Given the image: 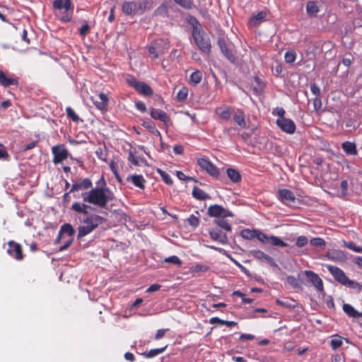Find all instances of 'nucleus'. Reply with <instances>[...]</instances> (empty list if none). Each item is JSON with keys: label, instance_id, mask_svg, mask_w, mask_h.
Wrapping results in <instances>:
<instances>
[{"label": "nucleus", "instance_id": "obj_48", "mask_svg": "<svg viewBox=\"0 0 362 362\" xmlns=\"http://www.w3.org/2000/svg\"><path fill=\"white\" fill-rule=\"evenodd\" d=\"M158 173L166 184H168V185L173 184V180L171 179L170 176L168 174H167L165 172L160 170H158Z\"/></svg>", "mask_w": 362, "mask_h": 362}, {"label": "nucleus", "instance_id": "obj_59", "mask_svg": "<svg viewBox=\"0 0 362 362\" xmlns=\"http://www.w3.org/2000/svg\"><path fill=\"white\" fill-rule=\"evenodd\" d=\"M255 339V336L251 334H242L240 336V340H252Z\"/></svg>", "mask_w": 362, "mask_h": 362}, {"label": "nucleus", "instance_id": "obj_47", "mask_svg": "<svg viewBox=\"0 0 362 362\" xmlns=\"http://www.w3.org/2000/svg\"><path fill=\"white\" fill-rule=\"evenodd\" d=\"M67 116L71 118L74 122H78L79 120L78 116L76 114L74 110L70 107H67L66 110Z\"/></svg>", "mask_w": 362, "mask_h": 362}, {"label": "nucleus", "instance_id": "obj_18", "mask_svg": "<svg viewBox=\"0 0 362 362\" xmlns=\"http://www.w3.org/2000/svg\"><path fill=\"white\" fill-rule=\"evenodd\" d=\"M91 181L88 178H85L78 182L73 184L69 193L79 190H86L91 187Z\"/></svg>", "mask_w": 362, "mask_h": 362}, {"label": "nucleus", "instance_id": "obj_41", "mask_svg": "<svg viewBox=\"0 0 362 362\" xmlns=\"http://www.w3.org/2000/svg\"><path fill=\"white\" fill-rule=\"evenodd\" d=\"M188 88L187 87H182L177 94V99L179 101H184L187 99L188 95Z\"/></svg>", "mask_w": 362, "mask_h": 362}, {"label": "nucleus", "instance_id": "obj_25", "mask_svg": "<svg viewBox=\"0 0 362 362\" xmlns=\"http://www.w3.org/2000/svg\"><path fill=\"white\" fill-rule=\"evenodd\" d=\"M279 197L281 201L293 202L295 200V195L293 193L286 189H282L279 191Z\"/></svg>", "mask_w": 362, "mask_h": 362}, {"label": "nucleus", "instance_id": "obj_8", "mask_svg": "<svg viewBox=\"0 0 362 362\" xmlns=\"http://www.w3.org/2000/svg\"><path fill=\"white\" fill-rule=\"evenodd\" d=\"M207 214L211 217H216L218 218L233 216V214L230 211L218 204L210 206L208 208Z\"/></svg>", "mask_w": 362, "mask_h": 362}, {"label": "nucleus", "instance_id": "obj_1", "mask_svg": "<svg viewBox=\"0 0 362 362\" xmlns=\"http://www.w3.org/2000/svg\"><path fill=\"white\" fill-rule=\"evenodd\" d=\"M82 198L84 202L103 207L109 201L113 199L114 196L107 187H96L82 194Z\"/></svg>", "mask_w": 362, "mask_h": 362}, {"label": "nucleus", "instance_id": "obj_27", "mask_svg": "<svg viewBox=\"0 0 362 362\" xmlns=\"http://www.w3.org/2000/svg\"><path fill=\"white\" fill-rule=\"evenodd\" d=\"M0 83L5 87L11 85H17L18 82L16 79L7 77L4 73L0 71Z\"/></svg>", "mask_w": 362, "mask_h": 362}, {"label": "nucleus", "instance_id": "obj_33", "mask_svg": "<svg viewBox=\"0 0 362 362\" xmlns=\"http://www.w3.org/2000/svg\"><path fill=\"white\" fill-rule=\"evenodd\" d=\"M306 10L308 14L311 16H315L317 13L319 11L318 7L315 2L314 1H309L307 4Z\"/></svg>", "mask_w": 362, "mask_h": 362}, {"label": "nucleus", "instance_id": "obj_7", "mask_svg": "<svg viewBox=\"0 0 362 362\" xmlns=\"http://www.w3.org/2000/svg\"><path fill=\"white\" fill-rule=\"evenodd\" d=\"M168 49V43L165 40H157L149 47L148 51L151 57L156 59Z\"/></svg>", "mask_w": 362, "mask_h": 362}, {"label": "nucleus", "instance_id": "obj_30", "mask_svg": "<svg viewBox=\"0 0 362 362\" xmlns=\"http://www.w3.org/2000/svg\"><path fill=\"white\" fill-rule=\"evenodd\" d=\"M136 90L145 95H151L153 93L151 88L144 82H140L139 84H137Z\"/></svg>", "mask_w": 362, "mask_h": 362}, {"label": "nucleus", "instance_id": "obj_36", "mask_svg": "<svg viewBox=\"0 0 362 362\" xmlns=\"http://www.w3.org/2000/svg\"><path fill=\"white\" fill-rule=\"evenodd\" d=\"M166 347L167 346L162 348L151 349L148 352L144 353L142 355L146 358H152L160 354H162L165 350Z\"/></svg>", "mask_w": 362, "mask_h": 362}, {"label": "nucleus", "instance_id": "obj_11", "mask_svg": "<svg viewBox=\"0 0 362 362\" xmlns=\"http://www.w3.org/2000/svg\"><path fill=\"white\" fill-rule=\"evenodd\" d=\"M52 151L54 155V163L56 164L62 163L69 156L67 150L62 145L53 146Z\"/></svg>", "mask_w": 362, "mask_h": 362}, {"label": "nucleus", "instance_id": "obj_39", "mask_svg": "<svg viewBox=\"0 0 362 362\" xmlns=\"http://www.w3.org/2000/svg\"><path fill=\"white\" fill-rule=\"evenodd\" d=\"M269 239H270V243L269 244H271L272 245H274V246H280V247H286L287 246V244L286 243H284L280 238L279 237H276V236H274V235H271L269 237Z\"/></svg>", "mask_w": 362, "mask_h": 362}, {"label": "nucleus", "instance_id": "obj_32", "mask_svg": "<svg viewBox=\"0 0 362 362\" xmlns=\"http://www.w3.org/2000/svg\"><path fill=\"white\" fill-rule=\"evenodd\" d=\"M89 208V206H88L86 204L81 203V202H75L72 204L71 209L78 212L81 213L83 214H88V209Z\"/></svg>", "mask_w": 362, "mask_h": 362}, {"label": "nucleus", "instance_id": "obj_42", "mask_svg": "<svg viewBox=\"0 0 362 362\" xmlns=\"http://www.w3.org/2000/svg\"><path fill=\"white\" fill-rule=\"evenodd\" d=\"M128 158L129 160L135 165H141L142 163H145L144 159L134 156L132 152L129 153Z\"/></svg>", "mask_w": 362, "mask_h": 362}, {"label": "nucleus", "instance_id": "obj_9", "mask_svg": "<svg viewBox=\"0 0 362 362\" xmlns=\"http://www.w3.org/2000/svg\"><path fill=\"white\" fill-rule=\"evenodd\" d=\"M197 163L202 170L207 172L210 175L214 177L218 176V169L209 160L201 158L198 159Z\"/></svg>", "mask_w": 362, "mask_h": 362}, {"label": "nucleus", "instance_id": "obj_21", "mask_svg": "<svg viewBox=\"0 0 362 362\" xmlns=\"http://www.w3.org/2000/svg\"><path fill=\"white\" fill-rule=\"evenodd\" d=\"M151 116L155 119H159L164 123H168L170 120L166 113L159 109H152L151 110Z\"/></svg>", "mask_w": 362, "mask_h": 362}, {"label": "nucleus", "instance_id": "obj_12", "mask_svg": "<svg viewBox=\"0 0 362 362\" xmlns=\"http://www.w3.org/2000/svg\"><path fill=\"white\" fill-rule=\"evenodd\" d=\"M304 274L308 279L319 291H323V283L322 280L320 278V276L315 274V272L306 270L304 272Z\"/></svg>", "mask_w": 362, "mask_h": 362}, {"label": "nucleus", "instance_id": "obj_3", "mask_svg": "<svg viewBox=\"0 0 362 362\" xmlns=\"http://www.w3.org/2000/svg\"><path fill=\"white\" fill-rule=\"evenodd\" d=\"M325 267L330 272V274L333 276V277L335 279V280H337L341 284L349 288H352L357 291L362 290V285H361L358 282L349 279L346 276L345 273L339 267L329 264H326Z\"/></svg>", "mask_w": 362, "mask_h": 362}, {"label": "nucleus", "instance_id": "obj_19", "mask_svg": "<svg viewBox=\"0 0 362 362\" xmlns=\"http://www.w3.org/2000/svg\"><path fill=\"white\" fill-rule=\"evenodd\" d=\"M92 101L100 110H105L107 106L108 98L105 93H100L95 98H92Z\"/></svg>", "mask_w": 362, "mask_h": 362}, {"label": "nucleus", "instance_id": "obj_4", "mask_svg": "<svg viewBox=\"0 0 362 362\" xmlns=\"http://www.w3.org/2000/svg\"><path fill=\"white\" fill-rule=\"evenodd\" d=\"M103 218L95 214L90 215L81 221L82 225L78 228V238H81L90 233L100 224L102 223Z\"/></svg>", "mask_w": 362, "mask_h": 362}, {"label": "nucleus", "instance_id": "obj_38", "mask_svg": "<svg viewBox=\"0 0 362 362\" xmlns=\"http://www.w3.org/2000/svg\"><path fill=\"white\" fill-rule=\"evenodd\" d=\"M215 223L219 227L222 228L223 229L226 230V231H230L231 230V226L230 224L224 219V218H220L215 220Z\"/></svg>", "mask_w": 362, "mask_h": 362}, {"label": "nucleus", "instance_id": "obj_54", "mask_svg": "<svg viewBox=\"0 0 362 362\" xmlns=\"http://www.w3.org/2000/svg\"><path fill=\"white\" fill-rule=\"evenodd\" d=\"M311 92L313 94L318 97L320 95V88L315 84H312L311 87Z\"/></svg>", "mask_w": 362, "mask_h": 362}, {"label": "nucleus", "instance_id": "obj_34", "mask_svg": "<svg viewBox=\"0 0 362 362\" xmlns=\"http://www.w3.org/2000/svg\"><path fill=\"white\" fill-rule=\"evenodd\" d=\"M202 78V74L199 71H195L191 74L189 76V81L194 85L199 83Z\"/></svg>", "mask_w": 362, "mask_h": 362}, {"label": "nucleus", "instance_id": "obj_45", "mask_svg": "<svg viewBox=\"0 0 362 362\" xmlns=\"http://www.w3.org/2000/svg\"><path fill=\"white\" fill-rule=\"evenodd\" d=\"M286 283L293 288H298L300 286L298 279L293 276H289L286 278Z\"/></svg>", "mask_w": 362, "mask_h": 362}, {"label": "nucleus", "instance_id": "obj_22", "mask_svg": "<svg viewBox=\"0 0 362 362\" xmlns=\"http://www.w3.org/2000/svg\"><path fill=\"white\" fill-rule=\"evenodd\" d=\"M128 182H132L136 187L144 189V178L141 175H132L127 177Z\"/></svg>", "mask_w": 362, "mask_h": 362}, {"label": "nucleus", "instance_id": "obj_46", "mask_svg": "<svg viewBox=\"0 0 362 362\" xmlns=\"http://www.w3.org/2000/svg\"><path fill=\"white\" fill-rule=\"evenodd\" d=\"M310 244L314 247H323L325 245V242L321 238H314L311 239Z\"/></svg>", "mask_w": 362, "mask_h": 362}, {"label": "nucleus", "instance_id": "obj_64", "mask_svg": "<svg viewBox=\"0 0 362 362\" xmlns=\"http://www.w3.org/2000/svg\"><path fill=\"white\" fill-rule=\"evenodd\" d=\"M136 107L141 112H145L146 110L145 104L142 102L136 103Z\"/></svg>", "mask_w": 362, "mask_h": 362}, {"label": "nucleus", "instance_id": "obj_20", "mask_svg": "<svg viewBox=\"0 0 362 362\" xmlns=\"http://www.w3.org/2000/svg\"><path fill=\"white\" fill-rule=\"evenodd\" d=\"M218 43L221 52L225 54V56L231 62H234L235 55L231 47L228 46L223 40L220 39Z\"/></svg>", "mask_w": 362, "mask_h": 362}, {"label": "nucleus", "instance_id": "obj_37", "mask_svg": "<svg viewBox=\"0 0 362 362\" xmlns=\"http://www.w3.org/2000/svg\"><path fill=\"white\" fill-rule=\"evenodd\" d=\"M227 175L228 177L234 182H238L240 180V173L233 168H228L227 170Z\"/></svg>", "mask_w": 362, "mask_h": 362}, {"label": "nucleus", "instance_id": "obj_53", "mask_svg": "<svg viewBox=\"0 0 362 362\" xmlns=\"http://www.w3.org/2000/svg\"><path fill=\"white\" fill-rule=\"evenodd\" d=\"M346 246L348 248L351 249V250H353L356 252H358V253L362 252V247L356 246L355 244H354L352 243H349V244H346Z\"/></svg>", "mask_w": 362, "mask_h": 362}, {"label": "nucleus", "instance_id": "obj_13", "mask_svg": "<svg viewBox=\"0 0 362 362\" xmlns=\"http://www.w3.org/2000/svg\"><path fill=\"white\" fill-rule=\"evenodd\" d=\"M8 245V248L7 249V252L17 260L22 259L23 255L21 245L13 241H9Z\"/></svg>", "mask_w": 362, "mask_h": 362}, {"label": "nucleus", "instance_id": "obj_51", "mask_svg": "<svg viewBox=\"0 0 362 362\" xmlns=\"http://www.w3.org/2000/svg\"><path fill=\"white\" fill-rule=\"evenodd\" d=\"M175 1L185 8H189L192 6L190 0H175Z\"/></svg>", "mask_w": 362, "mask_h": 362}, {"label": "nucleus", "instance_id": "obj_2", "mask_svg": "<svg viewBox=\"0 0 362 362\" xmlns=\"http://www.w3.org/2000/svg\"><path fill=\"white\" fill-rule=\"evenodd\" d=\"M192 23L193 25L192 36L197 46L202 52L209 54L211 49L209 38L200 29V25L196 20Z\"/></svg>", "mask_w": 362, "mask_h": 362}, {"label": "nucleus", "instance_id": "obj_31", "mask_svg": "<svg viewBox=\"0 0 362 362\" xmlns=\"http://www.w3.org/2000/svg\"><path fill=\"white\" fill-rule=\"evenodd\" d=\"M344 339L339 335H333L330 340V346L333 350H337L343 344Z\"/></svg>", "mask_w": 362, "mask_h": 362}, {"label": "nucleus", "instance_id": "obj_23", "mask_svg": "<svg viewBox=\"0 0 362 362\" xmlns=\"http://www.w3.org/2000/svg\"><path fill=\"white\" fill-rule=\"evenodd\" d=\"M235 123L241 128H246L247 123L245 119V115L243 111L238 110L233 115Z\"/></svg>", "mask_w": 362, "mask_h": 362}, {"label": "nucleus", "instance_id": "obj_50", "mask_svg": "<svg viewBox=\"0 0 362 362\" xmlns=\"http://www.w3.org/2000/svg\"><path fill=\"white\" fill-rule=\"evenodd\" d=\"M308 243V239L305 236H299L296 240V245L299 247L305 246Z\"/></svg>", "mask_w": 362, "mask_h": 362}, {"label": "nucleus", "instance_id": "obj_43", "mask_svg": "<svg viewBox=\"0 0 362 362\" xmlns=\"http://www.w3.org/2000/svg\"><path fill=\"white\" fill-rule=\"evenodd\" d=\"M284 59L286 63L292 64L296 59V53L293 51H288L285 53Z\"/></svg>", "mask_w": 362, "mask_h": 362}, {"label": "nucleus", "instance_id": "obj_40", "mask_svg": "<svg viewBox=\"0 0 362 362\" xmlns=\"http://www.w3.org/2000/svg\"><path fill=\"white\" fill-rule=\"evenodd\" d=\"M257 233V230H252L250 229H245L242 230L241 235L245 239H252L253 238H256Z\"/></svg>", "mask_w": 362, "mask_h": 362}, {"label": "nucleus", "instance_id": "obj_56", "mask_svg": "<svg viewBox=\"0 0 362 362\" xmlns=\"http://www.w3.org/2000/svg\"><path fill=\"white\" fill-rule=\"evenodd\" d=\"M332 362H344V358L343 355H341V354H335L332 356Z\"/></svg>", "mask_w": 362, "mask_h": 362}, {"label": "nucleus", "instance_id": "obj_49", "mask_svg": "<svg viewBox=\"0 0 362 362\" xmlns=\"http://www.w3.org/2000/svg\"><path fill=\"white\" fill-rule=\"evenodd\" d=\"M165 262L171 263L176 265L181 264L180 259L175 255L170 256L165 259Z\"/></svg>", "mask_w": 362, "mask_h": 362}, {"label": "nucleus", "instance_id": "obj_57", "mask_svg": "<svg viewBox=\"0 0 362 362\" xmlns=\"http://www.w3.org/2000/svg\"><path fill=\"white\" fill-rule=\"evenodd\" d=\"M223 322H224L223 320H221L217 317H211L209 320V323L211 325L216 324V323L220 324V325H223Z\"/></svg>", "mask_w": 362, "mask_h": 362}, {"label": "nucleus", "instance_id": "obj_16", "mask_svg": "<svg viewBox=\"0 0 362 362\" xmlns=\"http://www.w3.org/2000/svg\"><path fill=\"white\" fill-rule=\"evenodd\" d=\"M215 113L220 119L228 121L230 119L232 110L228 106H221L215 110Z\"/></svg>", "mask_w": 362, "mask_h": 362}, {"label": "nucleus", "instance_id": "obj_5", "mask_svg": "<svg viewBox=\"0 0 362 362\" xmlns=\"http://www.w3.org/2000/svg\"><path fill=\"white\" fill-rule=\"evenodd\" d=\"M75 230L72 226L69 223H65L61 226L59 237L57 239V242H59L61 240L66 238L64 244L60 247L59 250L64 251L67 249L72 242L74 241V235Z\"/></svg>", "mask_w": 362, "mask_h": 362}, {"label": "nucleus", "instance_id": "obj_60", "mask_svg": "<svg viewBox=\"0 0 362 362\" xmlns=\"http://www.w3.org/2000/svg\"><path fill=\"white\" fill-rule=\"evenodd\" d=\"M313 105L316 110H319L322 107V102L319 98H316L314 99Z\"/></svg>", "mask_w": 362, "mask_h": 362}, {"label": "nucleus", "instance_id": "obj_17", "mask_svg": "<svg viewBox=\"0 0 362 362\" xmlns=\"http://www.w3.org/2000/svg\"><path fill=\"white\" fill-rule=\"evenodd\" d=\"M211 238L223 245L228 243V237L226 234L218 229H213L209 232Z\"/></svg>", "mask_w": 362, "mask_h": 362}, {"label": "nucleus", "instance_id": "obj_55", "mask_svg": "<svg viewBox=\"0 0 362 362\" xmlns=\"http://www.w3.org/2000/svg\"><path fill=\"white\" fill-rule=\"evenodd\" d=\"M127 82L129 85H131L132 86H133L135 89L137 87V84H139L140 81H136V79H135L133 77H129L127 78Z\"/></svg>", "mask_w": 362, "mask_h": 362}, {"label": "nucleus", "instance_id": "obj_61", "mask_svg": "<svg viewBox=\"0 0 362 362\" xmlns=\"http://www.w3.org/2000/svg\"><path fill=\"white\" fill-rule=\"evenodd\" d=\"M110 168H111V170H112V173H114V175H115V177H116L117 180L119 182H122V180H121L120 177L119 176L118 173H117V169H116L115 165L113 163H112L110 164Z\"/></svg>", "mask_w": 362, "mask_h": 362}, {"label": "nucleus", "instance_id": "obj_28", "mask_svg": "<svg viewBox=\"0 0 362 362\" xmlns=\"http://www.w3.org/2000/svg\"><path fill=\"white\" fill-rule=\"evenodd\" d=\"M344 311L350 317H362V313L358 312L355 308L349 304H344L343 305Z\"/></svg>", "mask_w": 362, "mask_h": 362}, {"label": "nucleus", "instance_id": "obj_63", "mask_svg": "<svg viewBox=\"0 0 362 362\" xmlns=\"http://www.w3.org/2000/svg\"><path fill=\"white\" fill-rule=\"evenodd\" d=\"M173 151L178 155H181L183 153L184 149L182 146L177 145L173 147Z\"/></svg>", "mask_w": 362, "mask_h": 362}, {"label": "nucleus", "instance_id": "obj_29", "mask_svg": "<svg viewBox=\"0 0 362 362\" xmlns=\"http://www.w3.org/2000/svg\"><path fill=\"white\" fill-rule=\"evenodd\" d=\"M343 150L349 155H356L357 153L355 144L346 141L342 144Z\"/></svg>", "mask_w": 362, "mask_h": 362}, {"label": "nucleus", "instance_id": "obj_58", "mask_svg": "<svg viewBox=\"0 0 362 362\" xmlns=\"http://www.w3.org/2000/svg\"><path fill=\"white\" fill-rule=\"evenodd\" d=\"M160 285L159 284H152L151 286H150L148 289L146 290V292L148 293H151V292H154V291H157L160 289Z\"/></svg>", "mask_w": 362, "mask_h": 362}, {"label": "nucleus", "instance_id": "obj_52", "mask_svg": "<svg viewBox=\"0 0 362 362\" xmlns=\"http://www.w3.org/2000/svg\"><path fill=\"white\" fill-rule=\"evenodd\" d=\"M188 222L191 226L196 227L199 225V220L194 215H191L188 218Z\"/></svg>", "mask_w": 362, "mask_h": 362}, {"label": "nucleus", "instance_id": "obj_15", "mask_svg": "<svg viewBox=\"0 0 362 362\" xmlns=\"http://www.w3.org/2000/svg\"><path fill=\"white\" fill-rule=\"evenodd\" d=\"M252 255L255 259H257L259 261H262L263 262H266L271 267H277V264L275 262V261L274 260V259L261 250L253 251Z\"/></svg>", "mask_w": 362, "mask_h": 362}, {"label": "nucleus", "instance_id": "obj_14", "mask_svg": "<svg viewBox=\"0 0 362 362\" xmlns=\"http://www.w3.org/2000/svg\"><path fill=\"white\" fill-rule=\"evenodd\" d=\"M140 8V6L136 1H124L122 5L124 13L129 16L134 15Z\"/></svg>", "mask_w": 362, "mask_h": 362}, {"label": "nucleus", "instance_id": "obj_35", "mask_svg": "<svg viewBox=\"0 0 362 362\" xmlns=\"http://www.w3.org/2000/svg\"><path fill=\"white\" fill-rule=\"evenodd\" d=\"M192 195L199 200H204L209 197L207 194L197 187L193 188Z\"/></svg>", "mask_w": 362, "mask_h": 362}, {"label": "nucleus", "instance_id": "obj_6", "mask_svg": "<svg viewBox=\"0 0 362 362\" xmlns=\"http://www.w3.org/2000/svg\"><path fill=\"white\" fill-rule=\"evenodd\" d=\"M53 6L55 9L66 13L62 17L63 21L67 22L71 20L74 6L70 0H54Z\"/></svg>", "mask_w": 362, "mask_h": 362}, {"label": "nucleus", "instance_id": "obj_24", "mask_svg": "<svg viewBox=\"0 0 362 362\" xmlns=\"http://www.w3.org/2000/svg\"><path fill=\"white\" fill-rule=\"evenodd\" d=\"M327 257L329 259L336 261V262H341L346 259V255L345 254L340 251V250H332L328 252Z\"/></svg>", "mask_w": 362, "mask_h": 362}, {"label": "nucleus", "instance_id": "obj_44", "mask_svg": "<svg viewBox=\"0 0 362 362\" xmlns=\"http://www.w3.org/2000/svg\"><path fill=\"white\" fill-rule=\"evenodd\" d=\"M269 235H266L265 233L257 230L256 238L262 243H269L270 239Z\"/></svg>", "mask_w": 362, "mask_h": 362}, {"label": "nucleus", "instance_id": "obj_62", "mask_svg": "<svg viewBox=\"0 0 362 362\" xmlns=\"http://www.w3.org/2000/svg\"><path fill=\"white\" fill-rule=\"evenodd\" d=\"M90 27L88 25L85 24L80 28V34L81 35H85L89 31Z\"/></svg>", "mask_w": 362, "mask_h": 362}, {"label": "nucleus", "instance_id": "obj_10", "mask_svg": "<svg viewBox=\"0 0 362 362\" xmlns=\"http://www.w3.org/2000/svg\"><path fill=\"white\" fill-rule=\"evenodd\" d=\"M277 126L287 134H293L296 131V124L291 119L281 117L276 119Z\"/></svg>", "mask_w": 362, "mask_h": 362}, {"label": "nucleus", "instance_id": "obj_26", "mask_svg": "<svg viewBox=\"0 0 362 362\" xmlns=\"http://www.w3.org/2000/svg\"><path fill=\"white\" fill-rule=\"evenodd\" d=\"M266 18V13L261 11L257 14L253 16L250 20L249 21V25L250 26H256L259 24L262 21H263Z\"/></svg>", "mask_w": 362, "mask_h": 362}]
</instances>
